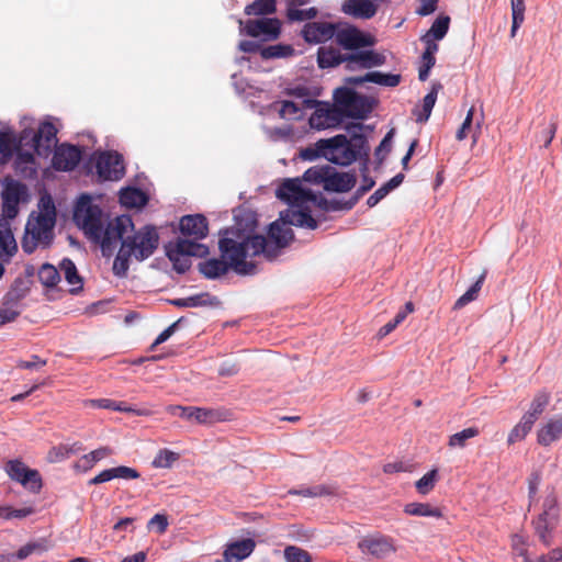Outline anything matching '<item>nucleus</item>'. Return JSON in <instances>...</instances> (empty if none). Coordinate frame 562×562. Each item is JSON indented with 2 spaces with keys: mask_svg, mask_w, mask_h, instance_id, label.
<instances>
[{
  "mask_svg": "<svg viewBox=\"0 0 562 562\" xmlns=\"http://www.w3.org/2000/svg\"><path fill=\"white\" fill-rule=\"evenodd\" d=\"M74 222L90 240L100 244L104 257L113 255L119 238L126 229L133 227V221L128 215L116 216L104 227L102 210L93 204L87 194L81 195L75 206Z\"/></svg>",
  "mask_w": 562,
  "mask_h": 562,
  "instance_id": "nucleus-1",
  "label": "nucleus"
},
{
  "mask_svg": "<svg viewBox=\"0 0 562 562\" xmlns=\"http://www.w3.org/2000/svg\"><path fill=\"white\" fill-rule=\"evenodd\" d=\"M159 234L154 225H144L137 231L126 229L119 238L121 247L113 262V273L124 278L130 269V259L142 262L148 259L159 246Z\"/></svg>",
  "mask_w": 562,
  "mask_h": 562,
  "instance_id": "nucleus-2",
  "label": "nucleus"
},
{
  "mask_svg": "<svg viewBox=\"0 0 562 562\" xmlns=\"http://www.w3.org/2000/svg\"><path fill=\"white\" fill-rule=\"evenodd\" d=\"M356 130L361 131L362 124H353L349 127L351 133L349 139L342 134L327 139H319L318 147L325 150L323 151V157L340 166H348L361 158L368 160L370 150L368 140L364 135L356 132Z\"/></svg>",
  "mask_w": 562,
  "mask_h": 562,
  "instance_id": "nucleus-3",
  "label": "nucleus"
},
{
  "mask_svg": "<svg viewBox=\"0 0 562 562\" xmlns=\"http://www.w3.org/2000/svg\"><path fill=\"white\" fill-rule=\"evenodd\" d=\"M56 223V210L50 200L44 205V211L32 214L25 226V235L22 239V249L32 254L38 245L48 247L54 238V226Z\"/></svg>",
  "mask_w": 562,
  "mask_h": 562,
  "instance_id": "nucleus-4",
  "label": "nucleus"
},
{
  "mask_svg": "<svg viewBox=\"0 0 562 562\" xmlns=\"http://www.w3.org/2000/svg\"><path fill=\"white\" fill-rule=\"evenodd\" d=\"M252 243L254 235L247 236L243 240L223 236L218 241L222 258L238 274L248 276L256 272V265L252 261H247L248 257L252 258L260 255L254 252Z\"/></svg>",
  "mask_w": 562,
  "mask_h": 562,
  "instance_id": "nucleus-5",
  "label": "nucleus"
},
{
  "mask_svg": "<svg viewBox=\"0 0 562 562\" xmlns=\"http://www.w3.org/2000/svg\"><path fill=\"white\" fill-rule=\"evenodd\" d=\"M303 179L315 184H323L326 191L347 192L356 184V177L347 172H337L336 169L326 164L308 168Z\"/></svg>",
  "mask_w": 562,
  "mask_h": 562,
  "instance_id": "nucleus-6",
  "label": "nucleus"
},
{
  "mask_svg": "<svg viewBox=\"0 0 562 562\" xmlns=\"http://www.w3.org/2000/svg\"><path fill=\"white\" fill-rule=\"evenodd\" d=\"M286 224H279L273 222L269 226L268 238L263 235H254L255 254H262L268 260H273L278 257L280 250L289 245L293 239V231L285 226Z\"/></svg>",
  "mask_w": 562,
  "mask_h": 562,
  "instance_id": "nucleus-7",
  "label": "nucleus"
},
{
  "mask_svg": "<svg viewBox=\"0 0 562 562\" xmlns=\"http://www.w3.org/2000/svg\"><path fill=\"white\" fill-rule=\"evenodd\" d=\"M559 521L558 498L552 490L547 494L542 503V512L532 520L536 535L540 541L549 547L552 543V531Z\"/></svg>",
  "mask_w": 562,
  "mask_h": 562,
  "instance_id": "nucleus-8",
  "label": "nucleus"
},
{
  "mask_svg": "<svg viewBox=\"0 0 562 562\" xmlns=\"http://www.w3.org/2000/svg\"><path fill=\"white\" fill-rule=\"evenodd\" d=\"M90 162L93 164L95 173L101 181H117L125 175L124 159L114 150L95 151Z\"/></svg>",
  "mask_w": 562,
  "mask_h": 562,
  "instance_id": "nucleus-9",
  "label": "nucleus"
},
{
  "mask_svg": "<svg viewBox=\"0 0 562 562\" xmlns=\"http://www.w3.org/2000/svg\"><path fill=\"white\" fill-rule=\"evenodd\" d=\"M239 33L250 37H261L263 41L271 42L280 37L282 23L277 18H258L249 20H238Z\"/></svg>",
  "mask_w": 562,
  "mask_h": 562,
  "instance_id": "nucleus-10",
  "label": "nucleus"
},
{
  "mask_svg": "<svg viewBox=\"0 0 562 562\" xmlns=\"http://www.w3.org/2000/svg\"><path fill=\"white\" fill-rule=\"evenodd\" d=\"M276 195L289 205L297 207H303L308 202H317V195L304 189L299 178L285 179L277 189Z\"/></svg>",
  "mask_w": 562,
  "mask_h": 562,
  "instance_id": "nucleus-11",
  "label": "nucleus"
},
{
  "mask_svg": "<svg viewBox=\"0 0 562 562\" xmlns=\"http://www.w3.org/2000/svg\"><path fill=\"white\" fill-rule=\"evenodd\" d=\"M336 43L346 50H358L366 47H371L375 44V37L371 34L364 33L355 25L347 24L340 27L337 24Z\"/></svg>",
  "mask_w": 562,
  "mask_h": 562,
  "instance_id": "nucleus-12",
  "label": "nucleus"
},
{
  "mask_svg": "<svg viewBox=\"0 0 562 562\" xmlns=\"http://www.w3.org/2000/svg\"><path fill=\"white\" fill-rule=\"evenodd\" d=\"M167 412L172 416H179L196 424H213L223 419L222 413L213 408L170 405Z\"/></svg>",
  "mask_w": 562,
  "mask_h": 562,
  "instance_id": "nucleus-13",
  "label": "nucleus"
},
{
  "mask_svg": "<svg viewBox=\"0 0 562 562\" xmlns=\"http://www.w3.org/2000/svg\"><path fill=\"white\" fill-rule=\"evenodd\" d=\"M4 469L12 480L21 483L24 487L34 493L41 491L42 479L37 470L29 469L20 460L8 461Z\"/></svg>",
  "mask_w": 562,
  "mask_h": 562,
  "instance_id": "nucleus-14",
  "label": "nucleus"
},
{
  "mask_svg": "<svg viewBox=\"0 0 562 562\" xmlns=\"http://www.w3.org/2000/svg\"><path fill=\"white\" fill-rule=\"evenodd\" d=\"M358 548L363 554L372 555L375 559H383L396 550L394 540L379 532L361 538Z\"/></svg>",
  "mask_w": 562,
  "mask_h": 562,
  "instance_id": "nucleus-15",
  "label": "nucleus"
},
{
  "mask_svg": "<svg viewBox=\"0 0 562 562\" xmlns=\"http://www.w3.org/2000/svg\"><path fill=\"white\" fill-rule=\"evenodd\" d=\"M386 57L375 50H353L352 53H346V65L347 71H356L360 69H370L384 65Z\"/></svg>",
  "mask_w": 562,
  "mask_h": 562,
  "instance_id": "nucleus-16",
  "label": "nucleus"
},
{
  "mask_svg": "<svg viewBox=\"0 0 562 562\" xmlns=\"http://www.w3.org/2000/svg\"><path fill=\"white\" fill-rule=\"evenodd\" d=\"M81 160V150L78 146L61 144L55 148L52 166L58 171H71Z\"/></svg>",
  "mask_w": 562,
  "mask_h": 562,
  "instance_id": "nucleus-17",
  "label": "nucleus"
},
{
  "mask_svg": "<svg viewBox=\"0 0 562 562\" xmlns=\"http://www.w3.org/2000/svg\"><path fill=\"white\" fill-rule=\"evenodd\" d=\"M33 148L38 156L47 157L57 143V128L52 122H43L32 137Z\"/></svg>",
  "mask_w": 562,
  "mask_h": 562,
  "instance_id": "nucleus-18",
  "label": "nucleus"
},
{
  "mask_svg": "<svg viewBox=\"0 0 562 562\" xmlns=\"http://www.w3.org/2000/svg\"><path fill=\"white\" fill-rule=\"evenodd\" d=\"M344 121L342 114L333 105L316 108L308 122L312 128L325 130L338 126Z\"/></svg>",
  "mask_w": 562,
  "mask_h": 562,
  "instance_id": "nucleus-19",
  "label": "nucleus"
},
{
  "mask_svg": "<svg viewBox=\"0 0 562 562\" xmlns=\"http://www.w3.org/2000/svg\"><path fill=\"white\" fill-rule=\"evenodd\" d=\"M383 0H345L341 11L353 19L369 20L373 18Z\"/></svg>",
  "mask_w": 562,
  "mask_h": 562,
  "instance_id": "nucleus-20",
  "label": "nucleus"
},
{
  "mask_svg": "<svg viewBox=\"0 0 562 562\" xmlns=\"http://www.w3.org/2000/svg\"><path fill=\"white\" fill-rule=\"evenodd\" d=\"M336 29V23L308 22L302 30V36L308 43H324L335 37Z\"/></svg>",
  "mask_w": 562,
  "mask_h": 562,
  "instance_id": "nucleus-21",
  "label": "nucleus"
},
{
  "mask_svg": "<svg viewBox=\"0 0 562 562\" xmlns=\"http://www.w3.org/2000/svg\"><path fill=\"white\" fill-rule=\"evenodd\" d=\"M179 228L182 235L190 236L195 240L203 239L209 234L207 220L202 214L182 216Z\"/></svg>",
  "mask_w": 562,
  "mask_h": 562,
  "instance_id": "nucleus-22",
  "label": "nucleus"
},
{
  "mask_svg": "<svg viewBox=\"0 0 562 562\" xmlns=\"http://www.w3.org/2000/svg\"><path fill=\"white\" fill-rule=\"evenodd\" d=\"M24 192V187L18 182L10 183L2 192V213L3 216L12 220L19 213V203L21 195Z\"/></svg>",
  "mask_w": 562,
  "mask_h": 562,
  "instance_id": "nucleus-23",
  "label": "nucleus"
},
{
  "mask_svg": "<svg viewBox=\"0 0 562 562\" xmlns=\"http://www.w3.org/2000/svg\"><path fill=\"white\" fill-rule=\"evenodd\" d=\"M346 82L353 86H359L364 82H373L383 87H396L401 82V75L370 71L364 76L349 77L346 79Z\"/></svg>",
  "mask_w": 562,
  "mask_h": 562,
  "instance_id": "nucleus-24",
  "label": "nucleus"
},
{
  "mask_svg": "<svg viewBox=\"0 0 562 562\" xmlns=\"http://www.w3.org/2000/svg\"><path fill=\"white\" fill-rule=\"evenodd\" d=\"M562 437V415L550 418L537 434V441L543 447L550 446Z\"/></svg>",
  "mask_w": 562,
  "mask_h": 562,
  "instance_id": "nucleus-25",
  "label": "nucleus"
},
{
  "mask_svg": "<svg viewBox=\"0 0 562 562\" xmlns=\"http://www.w3.org/2000/svg\"><path fill=\"white\" fill-rule=\"evenodd\" d=\"M140 476L139 472L133 468L120 465L103 470L89 481L90 485H97L109 482L113 479L135 480Z\"/></svg>",
  "mask_w": 562,
  "mask_h": 562,
  "instance_id": "nucleus-26",
  "label": "nucleus"
},
{
  "mask_svg": "<svg viewBox=\"0 0 562 562\" xmlns=\"http://www.w3.org/2000/svg\"><path fill=\"white\" fill-rule=\"evenodd\" d=\"M256 547L252 539H243L229 543L223 552L225 562H240L251 554Z\"/></svg>",
  "mask_w": 562,
  "mask_h": 562,
  "instance_id": "nucleus-27",
  "label": "nucleus"
},
{
  "mask_svg": "<svg viewBox=\"0 0 562 562\" xmlns=\"http://www.w3.org/2000/svg\"><path fill=\"white\" fill-rule=\"evenodd\" d=\"M372 111V103L370 100L359 93H355L351 101L345 110H342V116L352 119H364Z\"/></svg>",
  "mask_w": 562,
  "mask_h": 562,
  "instance_id": "nucleus-28",
  "label": "nucleus"
},
{
  "mask_svg": "<svg viewBox=\"0 0 562 562\" xmlns=\"http://www.w3.org/2000/svg\"><path fill=\"white\" fill-rule=\"evenodd\" d=\"M281 220L284 224L315 229L317 227L316 220L307 210H286L281 213Z\"/></svg>",
  "mask_w": 562,
  "mask_h": 562,
  "instance_id": "nucleus-29",
  "label": "nucleus"
},
{
  "mask_svg": "<svg viewBox=\"0 0 562 562\" xmlns=\"http://www.w3.org/2000/svg\"><path fill=\"white\" fill-rule=\"evenodd\" d=\"M317 64L322 69L346 65V53L333 46H322L317 50Z\"/></svg>",
  "mask_w": 562,
  "mask_h": 562,
  "instance_id": "nucleus-30",
  "label": "nucleus"
},
{
  "mask_svg": "<svg viewBox=\"0 0 562 562\" xmlns=\"http://www.w3.org/2000/svg\"><path fill=\"white\" fill-rule=\"evenodd\" d=\"M63 272L64 277L69 285H71L69 292L77 294L82 290L83 281L79 276L78 270L74 261L69 258H64L59 263V273Z\"/></svg>",
  "mask_w": 562,
  "mask_h": 562,
  "instance_id": "nucleus-31",
  "label": "nucleus"
},
{
  "mask_svg": "<svg viewBox=\"0 0 562 562\" xmlns=\"http://www.w3.org/2000/svg\"><path fill=\"white\" fill-rule=\"evenodd\" d=\"M18 251V244L10 226L0 227V260L10 262L11 258Z\"/></svg>",
  "mask_w": 562,
  "mask_h": 562,
  "instance_id": "nucleus-32",
  "label": "nucleus"
},
{
  "mask_svg": "<svg viewBox=\"0 0 562 562\" xmlns=\"http://www.w3.org/2000/svg\"><path fill=\"white\" fill-rule=\"evenodd\" d=\"M172 251L186 257H204L209 254V248L198 243L195 239H178L176 244L172 245Z\"/></svg>",
  "mask_w": 562,
  "mask_h": 562,
  "instance_id": "nucleus-33",
  "label": "nucleus"
},
{
  "mask_svg": "<svg viewBox=\"0 0 562 562\" xmlns=\"http://www.w3.org/2000/svg\"><path fill=\"white\" fill-rule=\"evenodd\" d=\"M229 266L225 261V259L212 258L207 259L199 265L200 272L206 279H216L221 276H224L228 272Z\"/></svg>",
  "mask_w": 562,
  "mask_h": 562,
  "instance_id": "nucleus-34",
  "label": "nucleus"
},
{
  "mask_svg": "<svg viewBox=\"0 0 562 562\" xmlns=\"http://www.w3.org/2000/svg\"><path fill=\"white\" fill-rule=\"evenodd\" d=\"M218 303L216 296H212L210 293H199L192 296L176 299L171 301V304L178 307H199V306H213Z\"/></svg>",
  "mask_w": 562,
  "mask_h": 562,
  "instance_id": "nucleus-35",
  "label": "nucleus"
},
{
  "mask_svg": "<svg viewBox=\"0 0 562 562\" xmlns=\"http://www.w3.org/2000/svg\"><path fill=\"white\" fill-rule=\"evenodd\" d=\"M550 398H551V395L548 391H546V390L539 391L535 395V397L530 404L529 411L526 414H524V416L527 419H529L531 423L535 424L536 420L538 419V417L543 413V411L548 406Z\"/></svg>",
  "mask_w": 562,
  "mask_h": 562,
  "instance_id": "nucleus-36",
  "label": "nucleus"
},
{
  "mask_svg": "<svg viewBox=\"0 0 562 562\" xmlns=\"http://www.w3.org/2000/svg\"><path fill=\"white\" fill-rule=\"evenodd\" d=\"M277 11L276 0H254L247 4L244 9L246 15H256L260 18H267V15L273 14Z\"/></svg>",
  "mask_w": 562,
  "mask_h": 562,
  "instance_id": "nucleus-37",
  "label": "nucleus"
},
{
  "mask_svg": "<svg viewBox=\"0 0 562 562\" xmlns=\"http://www.w3.org/2000/svg\"><path fill=\"white\" fill-rule=\"evenodd\" d=\"M404 513L411 516L441 518L442 512L428 503H408L404 506Z\"/></svg>",
  "mask_w": 562,
  "mask_h": 562,
  "instance_id": "nucleus-38",
  "label": "nucleus"
},
{
  "mask_svg": "<svg viewBox=\"0 0 562 562\" xmlns=\"http://www.w3.org/2000/svg\"><path fill=\"white\" fill-rule=\"evenodd\" d=\"M486 276L487 270L484 269L480 277L477 278V280L470 286V289L454 302L453 310H461L462 307L477 299L479 292L482 289Z\"/></svg>",
  "mask_w": 562,
  "mask_h": 562,
  "instance_id": "nucleus-39",
  "label": "nucleus"
},
{
  "mask_svg": "<svg viewBox=\"0 0 562 562\" xmlns=\"http://www.w3.org/2000/svg\"><path fill=\"white\" fill-rule=\"evenodd\" d=\"M120 202L127 207L144 206L147 202L145 193L137 188H125L120 191Z\"/></svg>",
  "mask_w": 562,
  "mask_h": 562,
  "instance_id": "nucleus-40",
  "label": "nucleus"
},
{
  "mask_svg": "<svg viewBox=\"0 0 562 562\" xmlns=\"http://www.w3.org/2000/svg\"><path fill=\"white\" fill-rule=\"evenodd\" d=\"M111 454L112 450L110 448L101 447L81 457L76 467L86 472L92 469L97 462L105 459Z\"/></svg>",
  "mask_w": 562,
  "mask_h": 562,
  "instance_id": "nucleus-41",
  "label": "nucleus"
},
{
  "mask_svg": "<svg viewBox=\"0 0 562 562\" xmlns=\"http://www.w3.org/2000/svg\"><path fill=\"white\" fill-rule=\"evenodd\" d=\"M289 494L299 495L303 497L331 496L336 494V487L331 485L321 484L312 487L292 488L289 491Z\"/></svg>",
  "mask_w": 562,
  "mask_h": 562,
  "instance_id": "nucleus-42",
  "label": "nucleus"
},
{
  "mask_svg": "<svg viewBox=\"0 0 562 562\" xmlns=\"http://www.w3.org/2000/svg\"><path fill=\"white\" fill-rule=\"evenodd\" d=\"M83 407L90 408H103L116 412H134L131 407H127L124 402H115L109 398L98 400H85L82 402Z\"/></svg>",
  "mask_w": 562,
  "mask_h": 562,
  "instance_id": "nucleus-43",
  "label": "nucleus"
},
{
  "mask_svg": "<svg viewBox=\"0 0 562 562\" xmlns=\"http://www.w3.org/2000/svg\"><path fill=\"white\" fill-rule=\"evenodd\" d=\"M533 423L527 419L525 416L521 417L520 422L513 427L507 437V443L509 446L522 441L527 435L531 431Z\"/></svg>",
  "mask_w": 562,
  "mask_h": 562,
  "instance_id": "nucleus-44",
  "label": "nucleus"
},
{
  "mask_svg": "<svg viewBox=\"0 0 562 562\" xmlns=\"http://www.w3.org/2000/svg\"><path fill=\"white\" fill-rule=\"evenodd\" d=\"M38 280L46 288H54L60 281V273L57 268L50 263H44L37 273Z\"/></svg>",
  "mask_w": 562,
  "mask_h": 562,
  "instance_id": "nucleus-45",
  "label": "nucleus"
},
{
  "mask_svg": "<svg viewBox=\"0 0 562 562\" xmlns=\"http://www.w3.org/2000/svg\"><path fill=\"white\" fill-rule=\"evenodd\" d=\"M442 88L441 83L436 82L432 85L431 90L423 99V112L418 115L417 122H426L435 106L438 91Z\"/></svg>",
  "mask_w": 562,
  "mask_h": 562,
  "instance_id": "nucleus-46",
  "label": "nucleus"
},
{
  "mask_svg": "<svg viewBox=\"0 0 562 562\" xmlns=\"http://www.w3.org/2000/svg\"><path fill=\"white\" fill-rule=\"evenodd\" d=\"M180 459V454L167 448L158 450L151 465L155 469H170Z\"/></svg>",
  "mask_w": 562,
  "mask_h": 562,
  "instance_id": "nucleus-47",
  "label": "nucleus"
},
{
  "mask_svg": "<svg viewBox=\"0 0 562 562\" xmlns=\"http://www.w3.org/2000/svg\"><path fill=\"white\" fill-rule=\"evenodd\" d=\"M294 54V48L289 44L269 45L260 49L263 59L289 57Z\"/></svg>",
  "mask_w": 562,
  "mask_h": 562,
  "instance_id": "nucleus-48",
  "label": "nucleus"
},
{
  "mask_svg": "<svg viewBox=\"0 0 562 562\" xmlns=\"http://www.w3.org/2000/svg\"><path fill=\"white\" fill-rule=\"evenodd\" d=\"M303 104L284 100L280 102L279 115L285 120H300L303 116Z\"/></svg>",
  "mask_w": 562,
  "mask_h": 562,
  "instance_id": "nucleus-49",
  "label": "nucleus"
},
{
  "mask_svg": "<svg viewBox=\"0 0 562 562\" xmlns=\"http://www.w3.org/2000/svg\"><path fill=\"white\" fill-rule=\"evenodd\" d=\"M477 427H469L449 437L448 446L450 448H464L469 439L480 435Z\"/></svg>",
  "mask_w": 562,
  "mask_h": 562,
  "instance_id": "nucleus-50",
  "label": "nucleus"
},
{
  "mask_svg": "<svg viewBox=\"0 0 562 562\" xmlns=\"http://www.w3.org/2000/svg\"><path fill=\"white\" fill-rule=\"evenodd\" d=\"M510 8L513 19L510 35L514 37L516 35V31L525 21V0H510Z\"/></svg>",
  "mask_w": 562,
  "mask_h": 562,
  "instance_id": "nucleus-51",
  "label": "nucleus"
},
{
  "mask_svg": "<svg viewBox=\"0 0 562 562\" xmlns=\"http://www.w3.org/2000/svg\"><path fill=\"white\" fill-rule=\"evenodd\" d=\"M450 25V16L448 15H439L428 30V32L425 34L426 36H429L431 38H435L437 41L442 40L446 34L448 33Z\"/></svg>",
  "mask_w": 562,
  "mask_h": 562,
  "instance_id": "nucleus-52",
  "label": "nucleus"
},
{
  "mask_svg": "<svg viewBox=\"0 0 562 562\" xmlns=\"http://www.w3.org/2000/svg\"><path fill=\"white\" fill-rule=\"evenodd\" d=\"M438 481V470L432 469L429 472H427L425 475H423L418 481L415 483V487L417 492L422 495H427L430 493L436 482Z\"/></svg>",
  "mask_w": 562,
  "mask_h": 562,
  "instance_id": "nucleus-53",
  "label": "nucleus"
},
{
  "mask_svg": "<svg viewBox=\"0 0 562 562\" xmlns=\"http://www.w3.org/2000/svg\"><path fill=\"white\" fill-rule=\"evenodd\" d=\"M166 255L173 265V269L179 273L187 272L191 267V261L188 257L181 256L172 251V244L166 246Z\"/></svg>",
  "mask_w": 562,
  "mask_h": 562,
  "instance_id": "nucleus-54",
  "label": "nucleus"
},
{
  "mask_svg": "<svg viewBox=\"0 0 562 562\" xmlns=\"http://www.w3.org/2000/svg\"><path fill=\"white\" fill-rule=\"evenodd\" d=\"M34 508L32 506H25L19 509H15L11 506L0 505V517L4 519H23L27 516L34 514Z\"/></svg>",
  "mask_w": 562,
  "mask_h": 562,
  "instance_id": "nucleus-55",
  "label": "nucleus"
},
{
  "mask_svg": "<svg viewBox=\"0 0 562 562\" xmlns=\"http://www.w3.org/2000/svg\"><path fill=\"white\" fill-rule=\"evenodd\" d=\"M317 15L316 8L300 9V8H286V18L291 22L295 21H308Z\"/></svg>",
  "mask_w": 562,
  "mask_h": 562,
  "instance_id": "nucleus-56",
  "label": "nucleus"
},
{
  "mask_svg": "<svg viewBox=\"0 0 562 562\" xmlns=\"http://www.w3.org/2000/svg\"><path fill=\"white\" fill-rule=\"evenodd\" d=\"M355 93L356 91L346 87L337 88L334 92L335 104L333 106L342 114V110L347 108Z\"/></svg>",
  "mask_w": 562,
  "mask_h": 562,
  "instance_id": "nucleus-57",
  "label": "nucleus"
},
{
  "mask_svg": "<svg viewBox=\"0 0 562 562\" xmlns=\"http://www.w3.org/2000/svg\"><path fill=\"white\" fill-rule=\"evenodd\" d=\"M289 95L301 99V104L305 109H314L318 104V102L314 99H311L308 89L303 86H299L292 89H289L286 92Z\"/></svg>",
  "mask_w": 562,
  "mask_h": 562,
  "instance_id": "nucleus-58",
  "label": "nucleus"
},
{
  "mask_svg": "<svg viewBox=\"0 0 562 562\" xmlns=\"http://www.w3.org/2000/svg\"><path fill=\"white\" fill-rule=\"evenodd\" d=\"M284 558L288 562H312L310 553L295 546H289L284 549Z\"/></svg>",
  "mask_w": 562,
  "mask_h": 562,
  "instance_id": "nucleus-59",
  "label": "nucleus"
},
{
  "mask_svg": "<svg viewBox=\"0 0 562 562\" xmlns=\"http://www.w3.org/2000/svg\"><path fill=\"white\" fill-rule=\"evenodd\" d=\"M436 64L435 56L422 55L420 57V66L418 68V78L420 81H426L429 77V72L431 68Z\"/></svg>",
  "mask_w": 562,
  "mask_h": 562,
  "instance_id": "nucleus-60",
  "label": "nucleus"
},
{
  "mask_svg": "<svg viewBox=\"0 0 562 562\" xmlns=\"http://www.w3.org/2000/svg\"><path fill=\"white\" fill-rule=\"evenodd\" d=\"M47 364L46 359H42L37 355H32L30 360H19L16 367L25 370H38Z\"/></svg>",
  "mask_w": 562,
  "mask_h": 562,
  "instance_id": "nucleus-61",
  "label": "nucleus"
},
{
  "mask_svg": "<svg viewBox=\"0 0 562 562\" xmlns=\"http://www.w3.org/2000/svg\"><path fill=\"white\" fill-rule=\"evenodd\" d=\"M316 203H318V205H321L326 211H340V210L348 211V210L352 209V207H347L349 200H347V201L339 200V199L326 200V199L322 198Z\"/></svg>",
  "mask_w": 562,
  "mask_h": 562,
  "instance_id": "nucleus-62",
  "label": "nucleus"
},
{
  "mask_svg": "<svg viewBox=\"0 0 562 562\" xmlns=\"http://www.w3.org/2000/svg\"><path fill=\"white\" fill-rule=\"evenodd\" d=\"M375 184L374 180L368 177H363V184L357 189L355 194L349 199V203L347 204V207H353L360 198L369 191L373 186Z\"/></svg>",
  "mask_w": 562,
  "mask_h": 562,
  "instance_id": "nucleus-63",
  "label": "nucleus"
},
{
  "mask_svg": "<svg viewBox=\"0 0 562 562\" xmlns=\"http://www.w3.org/2000/svg\"><path fill=\"white\" fill-rule=\"evenodd\" d=\"M148 529L156 528L158 533H164L168 528V519L166 515L156 514L154 515L147 524Z\"/></svg>",
  "mask_w": 562,
  "mask_h": 562,
  "instance_id": "nucleus-64",
  "label": "nucleus"
}]
</instances>
